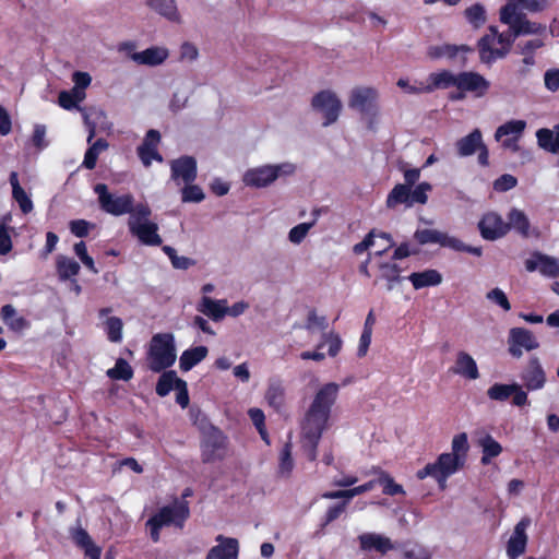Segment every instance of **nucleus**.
Segmentation results:
<instances>
[{
    "instance_id": "obj_10",
    "label": "nucleus",
    "mask_w": 559,
    "mask_h": 559,
    "mask_svg": "<svg viewBox=\"0 0 559 559\" xmlns=\"http://www.w3.org/2000/svg\"><path fill=\"white\" fill-rule=\"evenodd\" d=\"M95 193L98 195L100 207L115 216H120L129 213L131 215L134 210V199L131 194L116 195L108 192V188L104 183H98L94 188Z\"/></svg>"
},
{
    "instance_id": "obj_37",
    "label": "nucleus",
    "mask_w": 559,
    "mask_h": 559,
    "mask_svg": "<svg viewBox=\"0 0 559 559\" xmlns=\"http://www.w3.org/2000/svg\"><path fill=\"white\" fill-rule=\"evenodd\" d=\"M0 318L4 324L14 332H22L28 328L27 320L20 316L12 305H5L2 307Z\"/></svg>"
},
{
    "instance_id": "obj_62",
    "label": "nucleus",
    "mask_w": 559,
    "mask_h": 559,
    "mask_svg": "<svg viewBox=\"0 0 559 559\" xmlns=\"http://www.w3.org/2000/svg\"><path fill=\"white\" fill-rule=\"evenodd\" d=\"M486 298L489 301L500 306L504 311H509L511 309V305H510V302L508 300L507 295L504 294V292L502 289H500L498 287L489 290L486 294Z\"/></svg>"
},
{
    "instance_id": "obj_26",
    "label": "nucleus",
    "mask_w": 559,
    "mask_h": 559,
    "mask_svg": "<svg viewBox=\"0 0 559 559\" xmlns=\"http://www.w3.org/2000/svg\"><path fill=\"white\" fill-rule=\"evenodd\" d=\"M216 542L218 544L209 550L205 559H238L239 543L236 538L218 535Z\"/></svg>"
},
{
    "instance_id": "obj_51",
    "label": "nucleus",
    "mask_w": 559,
    "mask_h": 559,
    "mask_svg": "<svg viewBox=\"0 0 559 559\" xmlns=\"http://www.w3.org/2000/svg\"><path fill=\"white\" fill-rule=\"evenodd\" d=\"M514 389H516V383H495L487 390V396L492 401L504 402L511 397Z\"/></svg>"
},
{
    "instance_id": "obj_27",
    "label": "nucleus",
    "mask_w": 559,
    "mask_h": 559,
    "mask_svg": "<svg viewBox=\"0 0 559 559\" xmlns=\"http://www.w3.org/2000/svg\"><path fill=\"white\" fill-rule=\"evenodd\" d=\"M226 442L218 431L211 433L202 445V457L204 462L221 460L225 455Z\"/></svg>"
},
{
    "instance_id": "obj_6",
    "label": "nucleus",
    "mask_w": 559,
    "mask_h": 559,
    "mask_svg": "<svg viewBox=\"0 0 559 559\" xmlns=\"http://www.w3.org/2000/svg\"><path fill=\"white\" fill-rule=\"evenodd\" d=\"M331 417L308 408L302 418L300 430L301 439L308 447V457L313 461L317 457L316 449L322 433L329 428Z\"/></svg>"
},
{
    "instance_id": "obj_58",
    "label": "nucleus",
    "mask_w": 559,
    "mask_h": 559,
    "mask_svg": "<svg viewBox=\"0 0 559 559\" xmlns=\"http://www.w3.org/2000/svg\"><path fill=\"white\" fill-rule=\"evenodd\" d=\"M396 85L406 94L417 95L427 93L425 80L411 83L408 79L401 78L397 80Z\"/></svg>"
},
{
    "instance_id": "obj_31",
    "label": "nucleus",
    "mask_w": 559,
    "mask_h": 559,
    "mask_svg": "<svg viewBox=\"0 0 559 559\" xmlns=\"http://www.w3.org/2000/svg\"><path fill=\"white\" fill-rule=\"evenodd\" d=\"M110 308H103L98 316L107 338L112 343H119L122 341L123 322L120 318L110 316Z\"/></svg>"
},
{
    "instance_id": "obj_46",
    "label": "nucleus",
    "mask_w": 559,
    "mask_h": 559,
    "mask_svg": "<svg viewBox=\"0 0 559 559\" xmlns=\"http://www.w3.org/2000/svg\"><path fill=\"white\" fill-rule=\"evenodd\" d=\"M469 451L468 438L465 432L455 435L451 441V451L448 454L457 457L464 464L466 463Z\"/></svg>"
},
{
    "instance_id": "obj_32",
    "label": "nucleus",
    "mask_w": 559,
    "mask_h": 559,
    "mask_svg": "<svg viewBox=\"0 0 559 559\" xmlns=\"http://www.w3.org/2000/svg\"><path fill=\"white\" fill-rule=\"evenodd\" d=\"M527 390L535 391L544 388L546 374L537 359H532L521 374Z\"/></svg>"
},
{
    "instance_id": "obj_15",
    "label": "nucleus",
    "mask_w": 559,
    "mask_h": 559,
    "mask_svg": "<svg viewBox=\"0 0 559 559\" xmlns=\"http://www.w3.org/2000/svg\"><path fill=\"white\" fill-rule=\"evenodd\" d=\"M415 239L420 245L438 243L453 250L465 249V245L460 239L436 229H419L415 233Z\"/></svg>"
},
{
    "instance_id": "obj_43",
    "label": "nucleus",
    "mask_w": 559,
    "mask_h": 559,
    "mask_svg": "<svg viewBox=\"0 0 559 559\" xmlns=\"http://www.w3.org/2000/svg\"><path fill=\"white\" fill-rule=\"evenodd\" d=\"M265 400L271 407L280 409L285 403V388L283 383L277 380L270 381L265 392Z\"/></svg>"
},
{
    "instance_id": "obj_29",
    "label": "nucleus",
    "mask_w": 559,
    "mask_h": 559,
    "mask_svg": "<svg viewBox=\"0 0 559 559\" xmlns=\"http://www.w3.org/2000/svg\"><path fill=\"white\" fill-rule=\"evenodd\" d=\"M71 538L74 544L84 551L87 559H100L102 548L98 547L88 533L81 526L71 530Z\"/></svg>"
},
{
    "instance_id": "obj_5",
    "label": "nucleus",
    "mask_w": 559,
    "mask_h": 559,
    "mask_svg": "<svg viewBox=\"0 0 559 559\" xmlns=\"http://www.w3.org/2000/svg\"><path fill=\"white\" fill-rule=\"evenodd\" d=\"M175 337L171 333L155 334L151 342L147 354V362L151 370L159 372L176 361Z\"/></svg>"
},
{
    "instance_id": "obj_63",
    "label": "nucleus",
    "mask_w": 559,
    "mask_h": 559,
    "mask_svg": "<svg viewBox=\"0 0 559 559\" xmlns=\"http://www.w3.org/2000/svg\"><path fill=\"white\" fill-rule=\"evenodd\" d=\"M431 190V185L428 182L419 183L414 190H411V202L425 204L428 200L427 193Z\"/></svg>"
},
{
    "instance_id": "obj_50",
    "label": "nucleus",
    "mask_w": 559,
    "mask_h": 559,
    "mask_svg": "<svg viewBox=\"0 0 559 559\" xmlns=\"http://www.w3.org/2000/svg\"><path fill=\"white\" fill-rule=\"evenodd\" d=\"M380 276L388 282V288L392 289L393 285L400 281L401 269L395 260L381 262L379 264Z\"/></svg>"
},
{
    "instance_id": "obj_7",
    "label": "nucleus",
    "mask_w": 559,
    "mask_h": 559,
    "mask_svg": "<svg viewBox=\"0 0 559 559\" xmlns=\"http://www.w3.org/2000/svg\"><path fill=\"white\" fill-rule=\"evenodd\" d=\"M464 463L447 452L441 453L432 463L426 464L416 472V477L423 480L427 477L433 478L440 489L447 488L449 477L456 474L464 467Z\"/></svg>"
},
{
    "instance_id": "obj_52",
    "label": "nucleus",
    "mask_w": 559,
    "mask_h": 559,
    "mask_svg": "<svg viewBox=\"0 0 559 559\" xmlns=\"http://www.w3.org/2000/svg\"><path fill=\"white\" fill-rule=\"evenodd\" d=\"M107 376L115 380L128 381L133 377V370L124 359L120 358L114 368L107 370Z\"/></svg>"
},
{
    "instance_id": "obj_53",
    "label": "nucleus",
    "mask_w": 559,
    "mask_h": 559,
    "mask_svg": "<svg viewBox=\"0 0 559 559\" xmlns=\"http://www.w3.org/2000/svg\"><path fill=\"white\" fill-rule=\"evenodd\" d=\"M526 0H507L500 9L499 19L501 23H510L511 16L519 14V7L524 8Z\"/></svg>"
},
{
    "instance_id": "obj_64",
    "label": "nucleus",
    "mask_w": 559,
    "mask_h": 559,
    "mask_svg": "<svg viewBox=\"0 0 559 559\" xmlns=\"http://www.w3.org/2000/svg\"><path fill=\"white\" fill-rule=\"evenodd\" d=\"M545 87L550 92L559 90V68L548 69L544 74Z\"/></svg>"
},
{
    "instance_id": "obj_1",
    "label": "nucleus",
    "mask_w": 559,
    "mask_h": 559,
    "mask_svg": "<svg viewBox=\"0 0 559 559\" xmlns=\"http://www.w3.org/2000/svg\"><path fill=\"white\" fill-rule=\"evenodd\" d=\"M378 88L369 85L354 86L348 94L347 105L359 114L360 121L369 130H374L380 121Z\"/></svg>"
},
{
    "instance_id": "obj_60",
    "label": "nucleus",
    "mask_w": 559,
    "mask_h": 559,
    "mask_svg": "<svg viewBox=\"0 0 559 559\" xmlns=\"http://www.w3.org/2000/svg\"><path fill=\"white\" fill-rule=\"evenodd\" d=\"M189 100V95L186 91L177 90L174 92L169 100V110L173 112H179L186 108Z\"/></svg>"
},
{
    "instance_id": "obj_35",
    "label": "nucleus",
    "mask_w": 559,
    "mask_h": 559,
    "mask_svg": "<svg viewBox=\"0 0 559 559\" xmlns=\"http://www.w3.org/2000/svg\"><path fill=\"white\" fill-rule=\"evenodd\" d=\"M471 48L466 45H451V44H439V45H432L427 49V56L428 58L432 60L437 59H452L454 58L459 52H469Z\"/></svg>"
},
{
    "instance_id": "obj_44",
    "label": "nucleus",
    "mask_w": 559,
    "mask_h": 559,
    "mask_svg": "<svg viewBox=\"0 0 559 559\" xmlns=\"http://www.w3.org/2000/svg\"><path fill=\"white\" fill-rule=\"evenodd\" d=\"M478 444L483 450L481 463L489 464L491 459L497 457L502 452L501 444L490 435H486L478 440Z\"/></svg>"
},
{
    "instance_id": "obj_41",
    "label": "nucleus",
    "mask_w": 559,
    "mask_h": 559,
    "mask_svg": "<svg viewBox=\"0 0 559 559\" xmlns=\"http://www.w3.org/2000/svg\"><path fill=\"white\" fill-rule=\"evenodd\" d=\"M57 273L60 280L66 281L76 276L80 272V264L67 255H58L56 259Z\"/></svg>"
},
{
    "instance_id": "obj_34",
    "label": "nucleus",
    "mask_w": 559,
    "mask_h": 559,
    "mask_svg": "<svg viewBox=\"0 0 559 559\" xmlns=\"http://www.w3.org/2000/svg\"><path fill=\"white\" fill-rule=\"evenodd\" d=\"M407 278L415 289L438 286L442 283V275L437 270L432 269L423 272H414Z\"/></svg>"
},
{
    "instance_id": "obj_56",
    "label": "nucleus",
    "mask_w": 559,
    "mask_h": 559,
    "mask_svg": "<svg viewBox=\"0 0 559 559\" xmlns=\"http://www.w3.org/2000/svg\"><path fill=\"white\" fill-rule=\"evenodd\" d=\"M312 227L313 223H300L294 226L288 233V240L294 245H300Z\"/></svg>"
},
{
    "instance_id": "obj_23",
    "label": "nucleus",
    "mask_w": 559,
    "mask_h": 559,
    "mask_svg": "<svg viewBox=\"0 0 559 559\" xmlns=\"http://www.w3.org/2000/svg\"><path fill=\"white\" fill-rule=\"evenodd\" d=\"M358 542L364 551H377L384 555L394 549L393 542L388 536L378 533H364L358 536Z\"/></svg>"
},
{
    "instance_id": "obj_20",
    "label": "nucleus",
    "mask_w": 559,
    "mask_h": 559,
    "mask_svg": "<svg viewBox=\"0 0 559 559\" xmlns=\"http://www.w3.org/2000/svg\"><path fill=\"white\" fill-rule=\"evenodd\" d=\"M530 523V519L525 518L515 525L507 546V555L510 559H516L525 551L527 544L526 530Z\"/></svg>"
},
{
    "instance_id": "obj_57",
    "label": "nucleus",
    "mask_w": 559,
    "mask_h": 559,
    "mask_svg": "<svg viewBox=\"0 0 559 559\" xmlns=\"http://www.w3.org/2000/svg\"><path fill=\"white\" fill-rule=\"evenodd\" d=\"M294 468V460L292 457V445L286 443L280 454L278 469L282 475L288 476Z\"/></svg>"
},
{
    "instance_id": "obj_39",
    "label": "nucleus",
    "mask_w": 559,
    "mask_h": 559,
    "mask_svg": "<svg viewBox=\"0 0 559 559\" xmlns=\"http://www.w3.org/2000/svg\"><path fill=\"white\" fill-rule=\"evenodd\" d=\"M483 145V135L480 130L475 129L466 136L456 142V148L460 156H469Z\"/></svg>"
},
{
    "instance_id": "obj_11",
    "label": "nucleus",
    "mask_w": 559,
    "mask_h": 559,
    "mask_svg": "<svg viewBox=\"0 0 559 559\" xmlns=\"http://www.w3.org/2000/svg\"><path fill=\"white\" fill-rule=\"evenodd\" d=\"M343 347V341L338 333L331 330L322 333L320 342L313 350H304L299 357L301 360H312L321 362L326 358V355L334 358Z\"/></svg>"
},
{
    "instance_id": "obj_30",
    "label": "nucleus",
    "mask_w": 559,
    "mask_h": 559,
    "mask_svg": "<svg viewBox=\"0 0 559 559\" xmlns=\"http://www.w3.org/2000/svg\"><path fill=\"white\" fill-rule=\"evenodd\" d=\"M452 370L455 374L467 380H477L479 378L476 360L464 350L456 354Z\"/></svg>"
},
{
    "instance_id": "obj_24",
    "label": "nucleus",
    "mask_w": 559,
    "mask_h": 559,
    "mask_svg": "<svg viewBox=\"0 0 559 559\" xmlns=\"http://www.w3.org/2000/svg\"><path fill=\"white\" fill-rule=\"evenodd\" d=\"M392 246V239L386 234H376L370 231L362 241L356 243L353 248L356 254H362L365 251L376 248L374 253L381 255Z\"/></svg>"
},
{
    "instance_id": "obj_13",
    "label": "nucleus",
    "mask_w": 559,
    "mask_h": 559,
    "mask_svg": "<svg viewBox=\"0 0 559 559\" xmlns=\"http://www.w3.org/2000/svg\"><path fill=\"white\" fill-rule=\"evenodd\" d=\"M340 385L335 382H328L320 385L313 394L308 408L331 417L332 408L337 401Z\"/></svg>"
},
{
    "instance_id": "obj_49",
    "label": "nucleus",
    "mask_w": 559,
    "mask_h": 559,
    "mask_svg": "<svg viewBox=\"0 0 559 559\" xmlns=\"http://www.w3.org/2000/svg\"><path fill=\"white\" fill-rule=\"evenodd\" d=\"M183 380L178 378L175 371L164 372L156 384V393L166 396L171 390H176Z\"/></svg>"
},
{
    "instance_id": "obj_8",
    "label": "nucleus",
    "mask_w": 559,
    "mask_h": 559,
    "mask_svg": "<svg viewBox=\"0 0 559 559\" xmlns=\"http://www.w3.org/2000/svg\"><path fill=\"white\" fill-rule=\"evenodd\" d=\"M189 515V509L185 501H175L174 503L162 508L146 523L153 542L159 540V531L165 526L175 525L181 527Z\"/></svg>"
},
{
    "instance_id": "obj_12",
    "label": "nucleus",
    "mask_w": 559,
    "mask_h": 559,
    "mask_svg": "<svg viewBox=\"0 0 559 559\" xmlns=\"http://www.w3.org/2000/svg\"><path fill=\"white\" fill-rule=\"evenodd\" d=\"M526 129V121L522 119H512L499 126L495 132L496 141L500 142L506 150L516 152L519 141Z\"/></svg>"
},
{
    "instance_id": "obj_33",
    "label": "nucleus",
    "mask_w": 559,
    "mask_h": 559,
    "mask_svg": "<svg viewBox=\"0 0 559 559\" xmlns=\"http://www.w3.org/2000/svg\"><path fill=\"white\" fill-rule=\"evenodd\" d=\"M197 310L215 322L222 321L226 317V299L201 297Z\"/></svg>"
},
{
    "instance_id": "obj_54",
    "label": "nucleus",
    "mask_w": 559,
    "mask_h": 559,
    "mask_svg": "<svg viewBox=\"0 0 559 559\" xmlns=\"http://www.w3.org/2000/svg\"><path fill=\"white\" fill-rule=\"evenodd\" d=\"M73 251L85 267H87L94 274L98 273L94 259L87 253V248L84 241L75 243L73 247Z\"/></svg>"
},
{
    "instance_id": "obj_25",
    "label": "nucleus",
    "mask_w": 559,
    "mask_h": 559,
    "mask_svg": "<svg viewBox=\"0 0 559 559\" xmlns=\"http://www.w3.org/2000/svg\"><path fill=\"white\" fill-rule=\"evenodd\" d=\"M504 24L509 26L513 39L520 35H544L546 32L544 24L530 21L520 13L511 16L510 23Z\"/></svg>"
},
{
    "instance_id": "obj_18",
    "label": "nucleus",
    "mask_w": 559,
    "mask_h": 559,
    "mask_svg": "<svg viewBox=\"0 0 559 559\" xmlns=\"http://www.w3.org/2000/svg\"><path fill=\"white\" fill-rule=\"evenodd\" d=\"M171 179L180 183H191L197 178V160L191 156H181L170 163Z\"/></svg>"
},
{
    "instance_id": "obj_40",
    "label": "nucleus",
    "mask_w": 559,
    "mask_h": 559,
    "mask_svg": "<svg viewBox=\"0 0 559 559\" xmlns=\"http://www.w3.org/2000/svg\"><path fill=\"white\" fill-rule=\"evenodd\" d=\"M508 219L507 225H510V229H514L524 237H528L532 234L530 219L522 210L512 209L508 213Z\"/></svg>"
},
{
    "instance_id": "obj_4",
    "label": "nucleus",
    "mask_w": 559,
    "mask_h": 559,
    "mask_svg": "<svg viewBox=\"0 0 559 559\" xmlns=\"http://www.w3.org/2000/svg\"><path fill=\"white\" fill-rule=\"evenodd\" d=\"M512 44L511 34L499 33L496 26H489L488 32L477 44L480 61L490 64L503 58L510 51Z\"/></svg>"
},
{
    "instance_id": "obj_22",
    "label": "nucleus",
    "mask_w": 559,
    "mask_h": 559,
    "mask_svg": "<svg viewBox=\"0 0 559 559\" xmlns=\"http://www.w3.org/2000/svg\"><path fill=\"white\" fill-rule=\"evenodd\" d=\"M170 56L165 46H151L139 53L132 55V61L140 66L157 67L163 64Z\"/></svg>"
},
{
    "instance_id": "obj_17",
    "label": "nucleus",
    "mask_w": 559,
    "mask_h": 559,
    "mask_svg": "<svg viewBox=\"0 0 559 559\" xmlns=\"http://www.w3.org/2000/svg\"><path fill=\"white\" fill-rule=\"evenodd\" d=\"M478 227L483 238L487 240L501 238L510 230V225H507L502 217L495 212L486 213L478 223Z\"/></svg>"
},
{
    "instance_id": "obj_3",
    "label": "nucleus",
    "mask_w": 559,
    "mask_h": 559,
    "mask_svg": "<svg viewBox=\"0 0 559 559\" xmlns=\"http://www.w3.org/2000/svg\"><path fill=\"white\" fill-rule=\"evenodd\" d=\"M151 209L147 204H136L128 219L130 233L145 246H159L163 242L158 225L150 219Z\"/></svg>"
},
{
    "instance_id": "obj_45",
    "label": "nucleus",
    "mask_w": 559,
    "mask_h": 559,
    "mask_svg": "<svg viewBox=\"0 0 559 559\" xmlns=\"http://www.w3.org/2000/svg\"><path fill=\"white\" fill-rule=\"evenodd\" d=\"M538 145L552 153H559V130L539 129L536 132Z\"/></svg>"
},
{
    "instance_id": "obj_14",
    "label": "nucleus",
    "mask_w": 559,
    "mask_h": 559,
    "mask_svg": "<svg viewBox=\"0 0 559 559\" xmlns=\"http://www.w3.org/2000/svg\"><path fill=\"white\" fill-rule=\"evenodd\" d=\"M490 87V81L478 72L465 71L459 73L457 90L463 93H471L475 97L480 98L487 95Z\"/></svg>"
},
{
    "instance_id": "obj_16",
    "label": "nucleus",
    "mask_w": 559,
    "mask_h": 559,
    "mask_svg": "<svg viewBox=\"0 0 559 559\" xmlns=\"http://www.w3.org/2000/svg\"><path fill=\"white\" fill-rule=\"evenodd\" d=\"M538 347L536 337L528 330L522 328L511 329L509 335V352L513 357L520 358L523 350H533Z\"/></svg>"
},
{
    "instance_id": "obj_59",
    "label": "nucleus",
    "mask_w": 559,
    "mask_h": 559,
    "mask_svg": "<svg viewBox=\"0 0 559 559\" xmlns=\"http://www.w3.org/2000/svg\"><path fill=\"white\" fill-rule=\"evenodd\" d=\"M182 202L185 203H199L204 200L205 194L201 187L197 185L186 183L185 188L181 191Z\"/></svg>"
},
{
    "instance_id": "obj_47",
    "label": "nucleus",
    "mask_w": 559,
    "mask_h": 559,
    "mask_svg": "<svg viewBox=\"0 0 559 559\" xmlns=\"http://www.w3.org/2000/svg\"><path fill=\"white\" fill-rule=\"evenodd\" d=\"M397 204H405L408 207L412 206L411 188L406 185H396L388 195V207H395Z\"/></svg>"
},
{
    "instance_id": "obj_19",
    "label": "nucleus",
    "mask_w": 559,
    "mask_h": 559,
    "mask_svg": "<svg viewBox=\"0 0 559 559\" xmlns=\"http://www.w3.org/2000/svg\"><path fill=\"white\" fill-rule=\"evenodd\" d=\"M526 270L530 272L538 271L547 277L559 276V259L556 257L534 253L525 263Z\"/></svg>"
},
{
    "instance_id": "obj_28",
    "label": "nucleus",
    "mask_w": 559,
    "mask_h": 559,
    "mask_svg": "<svg viewBox=\"0 0 559 559\" xmlns=\"http://www.w3.org/2000/svg\"><path fill=\"white\" fill-rule=\"evenodd\" d=\"M427 93L435 90H445L449 87H459V73H453L448 70L430 73L426 79Z\"/></svg>"
},
{
    "instance_id": "obj_55",
    "label": "nucleus",
    "mask_w": 559,
    "mask_h": 559,
    "mask_svg": "<svg viewBox=\"0 0 559 559\" xmlns=\"http://www.w3.org/2000/svg\"><path fill=\"white\" fill-rule=\"evenodd\" d=\"M200 52L195 44L185 41L179 48V60L186 63H193L199 59Z\"/></svg>"
},
{
    "instance_id": "obj_9",
    "label": "nucleus",
    "mask_w": 559,
    "mask_h": 559,
    "mask_svg": "<svg viewBox=\"0 0 559 559\" xmlns=\"http://www.w3.org/2000/svg\"><path fill=\"white\" fill-rule=\"evenodd\" d=\"M310 105L321 116L324 127L335 123L343 110V103L338 94L331 88L321 90L316 93L311 98Z\"/></svg>"
},
{
    "instance_id": "obj_21",
    "label": "nucleus",
    "mask_w": 559,
    "mask_h": 559,
    "mask_svg": "<svg viewBox=\"0 0 559 559\" xmlns=\"http://www.w3.org/2000/svg\"><path fill=\"white\" fill-rule=\"evenodd\" d=\"M160 142V134L156 130H150L143 143L138 148V154L144 166H150L153 160L163 162V157L157 152Z\"/></svg>"
},
{
    "instance_id": "obj_61",
    "label": "nucleus",
    "mask_w": 559,
    "mask_h": 559,
    "mask_svg": "<svg viewBox=\"0 0 559 559\" xmlns=\"http://www.w3.org/2000/svg\"><path fill=\"white\" fill-rule=\"evenodd\" d=\"M379 483L383 486V492L385 495L395 496L404 493L403 487L396 484L388 474H382L379 478Z\"/></svg>"
},
{
    "instance_id": "obj_42",
    "label": "nucleus",
    "mask_w": 559,
    "mask_h": 559,
    "mask_svg": "<svg viewBox=\"0 0 559 559\" xmlns=\"http://www.w3.org/2000/svg\"><path fill=\"white\" fill-rule=\"evenodd\" d=\"M147 4L167 20L171 22L180 21V14L175 0H148Z\"/></svg>"
},
{
    "instance_id": "obj_36",
    "label": "nucleus",
    "mask_w": 559,
    "mask_h": 559,
    "mask_svg": "<svg viewBox=\"0 0 559 559\" xmlns=\"http://www.w3.org/2000/svg\"><path fill=\"white\" fill-rule=\"evenodd\" d=\"M207 347L202 345L183 350L179 358L180 369L185 372L191 370L194 366L200 364L207 356Z\"/></svg>"
},
{
    "instance_id": "obj_38",
    "label": "nucleus",
    "mask_w": 559,
    "mask_h": 559,
    "mask_svg": "<svg viewBox=\"0 0 559 559\" xmlns=\"http://www.w3.org/2000/svg\"><path fill=\"white\" fill-rule=\"evenodd\" d=\"M10 185L12 187V198L16 201L21 211L24 214L31 213L34 207L33 202L26 191L21 187L15 171L10 175Z\"/></svg>"
},
{
    "instance_id": "obj_2",
    "label": "nucleus",
    "mask_w": 559,
    "mask_h": 559,
    "mask_svg": "<svg viewBox=\"0 0 559 559\" xmlns=\"http://www.w3.org/2000/svg\"><path fill=\"white\" fill-rule=\"evenodd\" d=\"M297 167L292 162L278 164H263L245 171L242 182L245 186L255 189L270 187L278 179H285L295 175Z\"/></svg>"
},
{
    "instance_id": "obj_48",
    "label": "nucleus",
    "mask_w": 559,
    "mask_h": 559,
    "mask_svg": "<svg viewBox=\"0 0 559 559\" xmlns=\"http://www.w3.org/2000/svg\"><path fill=\"white\" fill-rule=\"evenodd\" d=\"M464 16L466 21L476 29L484 26L487 22L486 9L480 3H475L466 8L464 11Z\"/></svg>"
}]
</instances>
